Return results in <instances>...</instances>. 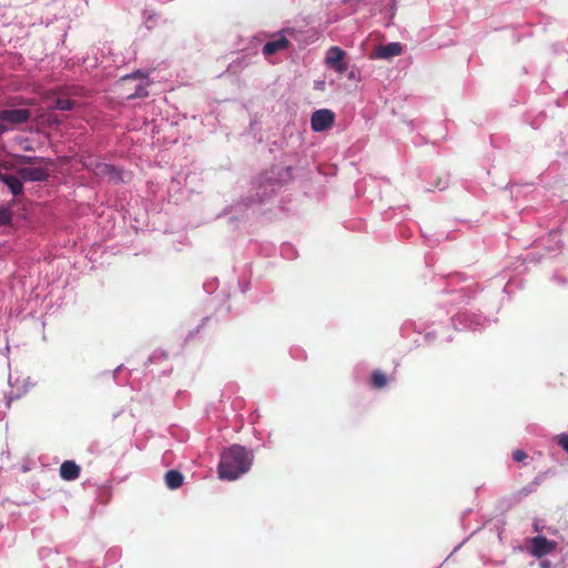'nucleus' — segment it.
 <instances>
[{"instance_id": "obj_23", "label": "nucleus", "mask_w": 568, "mask_h": 568, "mask_svg": "<svg viewBox=\"0 0 568 568\" xmlns=\"http://www.w3.org/2000/svg\"><path fill=\"white\" fill-rule=\"evenodd\" d=\"M9 130V126L7 125V122L4 120L0 119V133L7 132Z\"/></svg>"}, {"instance_id": "obj_12", "label": "nucleus", "mask_w": 568, "mask_h": 568, "mask_svg": "<svg viewBox=\"0 0 568 568\" xmlns=\"http://www.w3.org/2000/svg\"><path fill=\"white\" fill-rule=\"evenodd\" d=\"M0 180L9 187V190L11 191V193L13 195H19L22 193V191H23L22 181L23 180L19 175L13 176V175L3 173V175L0 176Z\"/></svg>"}, {"instance_id": "obj_20", "label": "nucleus", "mask_w": 568, "mask_h": 568, "mask_svg": "<svg viewBox=\"0 0 568 568\" xmlns=\"http://www.w3.org/2000/svg\"><path fill=\"white\" fill-rule=\"evenodd\" d=\"M16 170V164L12 161H0V176L3 175L2 171Z\"/></svg>"}, {"instance_id": "obj_2", "label": "nucleus", "mask_w": 568, "mask_h": 568, "mask_svg": "<svg viewBox=\"0 0 568 568\" xmlns=\"http://www.w3.org/2000/svg\"><path fill=\"white\" fill-rule=\"evenodd\" d=\"M345 51L339 47H331L325 57L326 67L335 70L337 73L343 74L347 70V63L345 62Z\"/></svg>"}, {"instance_id": "obj_22", "label": "nucleus", "mask_w": 568, "mask_h": 568, "mask_svg": "<svg viewBox=\"0 0 568 568\" xmlns=\"http://www.w3.org/2000/svg\"><path fill=\"white\" fill-rule=\"evenodd\" d=\"M559 444L568 453V435H561L559 438Z\"/></svg>"}, {"instance_id": "obj_21", "label": "nucleus", "mask_w": 568, "mask_h": 568, "mask_svg": "<svg viewBox=\"0 0 568 568\" xmlns=\"http://www.w3.org/2000/svg\"><path fill=\"white\" fill-rule=\"evenodd\" d=\"M527 457V454L523 449H516L513 454V458L517 463L524 462Z\"/></svg>"}, {"instance_id": "obj_9", "label": "nucleus", "mask_w": 568, "mask_h": 568, "mask_svg": "<svg viewBox=\"0 0 568 568\" xmlns=\"http://www.w3.org/2000/svg\"><path fill=\"white\" fill-rule=\"evenodd\" d=\"M290 44V41L284 37L280 36L276 39L268 41L263 47V54L270 57L278 51L285 50Z\"/></svg>"}, {"instance_id": "obj_3", "label": "nucleus", "mask_w": 568, "mask_h": 568, "mask_svg": "<svg viewBox=\"0 0 568 568\" xmlns=\"http://www.w3.org/2000/svg\"><path fill=\"white\" fill-rule=\"evenodd\" d=\"M47 101L50 108L62 111L73 110L79 105L77 100L69 99L65 94H63L60 88L48 93Z\"/></svg>"}, {"instance_id": "obj_7", "label": "nucleus", "mask_w": 568, "mask_h": 568, "mask_svg": "<svg viewBox=\"0 0 568 568\" xmlns=\"http://www.w3.org/2000/svg\"><path fill=\"white\" fill-rule=\"evenodd\" d=\"M556 541L548 540L544 536H536L531 539V555L541 558L556 549Z\"/></svg>"}, {"instance_id": "obj_5", "label": "nucleus", "mask_w": 568, "mask_h": 568, "mask_svg": "<svg viewBox=\"0 0 568 568\" xmlns=\"http://www.w3.org/2000/svg\"><path fill=\"white\" fill-rule=\"evenodd\" d=\"M31 111L29 109H4L0 111V119L10 125L23 124L29 121Z\"/></svg>"}, {"instance_id": "obj_16", "label": "nucleus", "mask_w": 568, "mask_h": 568, "mask_svg": "<svg viewBox=\"0 0 568 568\" xmlns=\"http://www.w3.org/2000/svg\"><path fill=\"white\" fill-rule=\"evenodd\" d=\"M44 159L43 158H39V156H29V155H16L14 156V161H12L16 166L17 165H33V164H37V163H41L43 162Z\"/></svg>"}, {"instance_id": "obj_15", "label": "nucleus", "mask_w": 568, "mask_h": 568, "mask_svg": "<svg viewBox=\"0 0 568 568\" xmlns=\"http://www.w3.org/2000/svg\"><path fill=\"white\" fill-rule=\"evenodd\" d=\"M371 382H372V386L374 388L379 389V388H383L386 386L387 377L383 372L376 369V371H373V373H372Z\"/></svg>"}, {"instance_id": "obj_1", "label": "nucleus", "mask_w": 568, "mask_h": 568, "mask_svg": "<svg viewBox=\"0 0 568 568\" xmlns=\"http://www.w3.org/2000/svg\"><path fill=\"white\" fill-rule=\"evenodd\" d=\"M252 462L251 452L241 445H233L221 454L219 476L221 479L235 480L250 470Z\"/></svg>"}, {"instance_id": "obj_11", "label": "nucleus", "mask_w": 568, "mask_h": 568, "mask_svg": "<svg viewBox=\"0 0 568 568\" xmlns=\"http://www.w3.org/2000/svg\"><path fill=\"white\" fill-rule=\"evenodd\" d=\"M80 475V467L72 460H65L60 466V476L64 480H74Z\"/></svg>"}, {"instance_id": "obj_17", "label": "nucleus", "mask_w": 568, "mask_h": 568, "mask_svg": "<svg viewBox=\"0 0 568 568\" xmlns=\"http://www.w3.org/2000/svg\"><path fill=\"white\" fill-rule=\"evenodd\" d=\"M149 92L145 84H138L134 92L126 95L128 100L148 97Z\"/></svg>"}, {"instance_id": "obj_18", "label": "nucleus", "mask_w": 568, "mask_h": 568, "mask_svg": "<svg viewBox=\"0 0 568 568\" xmlns=\"http://www.w3.org/2000/svg\"><path fill=\"white\" fill-rule=\"evenodd\" d=\"M11 220H12L11 211L4 206H0V226L10 224Z\"/></svg>"}, {"instance_id": "obj_10", "label": "nucleus", "mask_w": 568, "mask_h": 568, "mask_svg": "<svg viewBox=\"0 0 568 568\" xmlns=\"http://www.w3.org/2000/svg\"><path fill=\"white\" fill-rule=\"evenodd\" d=\"M403 51V47L398 42H390L384 45H379L376 49V57L378 59H389L392 57L399 55Z\"/></svg>"}, {"instance_id": "obj_4", "label": "nucleus", "mask_w": 568, "mask_h": 568, "mask_svg": "<svg viewBox=\"0 0 568 568\" xmlns=\"http://www.w3.org/2000/svg\"><path fill=\"white\" fill-rule=\"evenodd\" d=\"M335 120V114L328 109H321L313 113L311 119L312 130L322 132L329 129Z\"/></svg>"}, {"instance_id": "obj_6", "label": "nucleus", "mask_w": 568, "mask_h": 568, "mask_svg": "<svg viewBox=\"0 0 568 568\" xmlns=\"http://www.w3.org/2000/svg\"><path fill=\"white\" fill-rule=\"evenodd\" d=\"M17 174L23 181L41 182L49 178L47 169L41 166H21L17 169Z\"/></svg>"}, {"instance_id": "obj_8", "label": "nucleus", "mask_w": 568, "mask_h": 568, "mask_svg": "<svg viewBox=\"0 0 568 568\" xmlns=\"http://www.w3.org/2000/svg\"><path fill=\"white\" fill-rule=\"evenodd\" d=\"M91 170L97 176L109 178L113 181H123V176L121 171H119L114 165L97 162L91 163Z\"/></svg>"}, {"instance_id": "obj_19", "label": "nucleus", "mask_w": 568, "mask_h": 568, "mask_svg": "<svg viewBox=\"0 0 568 568\" xmlns=\"http://www.w3.org/2000/svg\"><path fill=\"white\" fill-rule=\"evenodd\" d=\"M148 77V74L141 70H138L131 74H126L124 77L121 78V82L122 83H125L126 81L129 80H133V79H145Z\"/></svg>"}, {"instance_id": "obj_13", "label": "nucleus", "mask_w": 568, "mask_h": 568, "mask_svg": "<svg viewBox=\"0 0 568 568\" xmlns=\"http://www.w3.org/2000/svg\"><path fill=\"white\" fill-rule=\"evenodd\" d=\"M165 484L170 489H178L182 486L184 477L175 469H171L165 474Z\"/></svg>"}, {"instance_id": "obj_14", "label": "nucleus", "mask_w": 568, "mask_h": 568, "mask_svg": "<svg viewBox=\"0 0 568 568\" xmlns=\"http://www.w3.org/2000/svg\"><path fill=\"white\" fill-rule=\"evenodd\" d=\"M69 99L82 98L87 94V91L84 88L80 85H64L60 88Z\"/></svg>"}]
</instances>
